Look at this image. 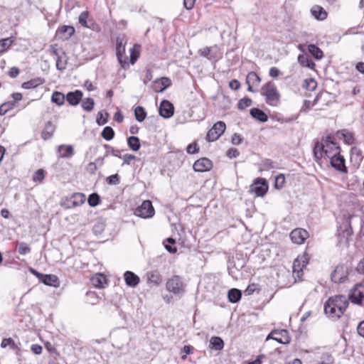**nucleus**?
<instances>
[{
	"instance_id": "393cba45",
	"label": "nucleus",
	"mask_w": 364,
	"mask_h": 364,
	"mask_svg": "<svg viewBox=\"0 0 364 364\" xmlns=\"http://www.w3.org/2000/svg\"><path fill=\"white\" fill-rule=\"evenodd\" d=\"M82 97V92L77 90L74 92H69L65 96L66 100L72 106L78 105Z\"/></svg>"
},
{
	"instance_id": "423d86ee",
	"label": "nucleus",
	"mask_w": 364,
	"mask_h": 364,
	"mask_svg": "<svg viewBox=\"0 0 364 364\" xmlns=\"http://www.w3.org/2000/svg\"><path fill=\"white\" fill-rule=\"evenodd\" d=\"M127 43V39L124 35L119 36L116 40V54L119 63L122 67L124 68L126 65H128L125 58V45Z\"/></svg>"
},
{
	"instance_id": "de8ad7c7",
	"label": "nucleus",
	"mask_w": 364,
	"mask_h": 364,
	"mask_svg": "<svg viewBox=\"0 0 364 364\" xmlns=\"http://www.w3.org/2000/svg\"><path fill=\"white\" fill-rule=\"evenodd\" d=\"M14 107V102H7L5 103H3L0 106V115H4L6 114L9 110L13 109Z\"/></svg>"
},
{
	"instance_id": "338daca9",
	"label": "nucleus",
	"mask_w": 364,
	"mask_h": 364,
	"mask_svg": "<svg viewBox=\"0 0 364 364\" xmlns=\"http://www.w3.org/2000/svg\"><path fill=\"white\" fill-rule=\"evenodd\" d=\"M229 87L233 90H237L240 87V83L237 80H232L229 83Z\"/></svg>"
},
{
	"instance_id": "f257e3e1",
	"label": "nucleus",
	"mask_w": 364,
	"mask_h": 364,
	"mask_svg": "<svg viewBox=\"0 0 364 364\" xmlns=\"http://www.w3.org/2000/svg\"><path fill=\"white\" fill-rule=\"evenodd\" d=\"M313 152L316 160L318 161L323 157L330 158L338 155L340 152V146L335 141L334 136L329 135L315 144Z\"/></svg>"
},
{
	"instance_id": "412c9836",
	"label": "nucleus",
	"mask_w": 364,
	"mask_h": 364,
	"mask_svg": "<svg viewBox=\"0 0 364 364\" xmlns=\"http://www.w3.org/2000/svg\"><path fill=\"white\" fill-rule=\"evenodd\" d=\"M75 33V28L70 26H63L56 32L58 38L65 41L69 39Z\"/></svg>"
},
{
	"instance_id": "052dcab7",
	"label": "nucleus",
	"mask_w": 364,
	"mask_h": 364,
	"mask_svg": "<svg viewBox=\"0 0 364 364\" xmlns=\"http://www.w3.org/2000/svg\"><path fill=\"white\" fill-rule=\"evenodd\" d=\"M107 182L109 184L117 185L119 183V178L117 174L112 175L107 178Z\"/></svg>"
},
{
	"instance_id": "a19ab883",
	"label": "nucleus",
	"mask_w": 364,
	"mask_h": 364,
	"mask_svg": "<svg viewBox=\"0 0 364 364\" xmlns=\"http://www.w3.org/2000/svg\"><path fill=\"white\" fill-rule=\"evenodd\" d=\"M101 136L106 141H110L114 136V132L111 127H105L101 133Z\"/></svg>"
},
{
	"instance_id": "bb28decb",
	"label": "nucleus",
	"mask_w": 364,
	"mask_h": 364,
	"mask_svg": "<svg viewBox=\"0 0 364 364\" xmlns=\"http://www.w3.org/2000/svg\"><path fill=\"white\" fill-rule=\"evenodd\" d=\"M91 282L95 287L103 288L107 282V279L102 274H96L92 277Z\"/></svg>"
},
{
	"instance_id": "bf43d9fd",
	"label": "nucleus",
	"mask_w": 364,
	"mask_h": 364,
	"mask_svg": "<svg viewBox=\"0 0 364 364\" xmlns=\"http://www.w3.org/2000/svg\"><path fill=\"white\" fill-rule=\"evenodd\" d=\"M257 289V284H250L247 286L246 289L245 290V295H251Z\"/></svg>"
},
{
	"instance_id": "8fccbe9b",
	"label": "nucleus",
	"mask_w": 364,
	"mask_h": 364,
	"mask_svg": "<svg viewBox=\"0 0 364 364\" xmlns=\"http://www.w3.org/2000/svg\"><path fill=\"white\" fill-rule=\"evenodd\" d=\"M252 105V100L248 97H244L239 100L237 107L239 109H244Z\"/></svg>"
},
{
	"instance_id": "c03bdc74",
	"label": "nucleus",
	"mask_w": 364,
	"mask_h": 364,
	"mask_svg": "<svg viewBox=\"0 0 364 364\" xmlns=\"http://www.w3.org/2000/svg\"><path fill=\"white\" fill-rule=\"evenodd\" d=\"M304 87L308 90L313 91L316 88L317 82L313 78L306 79L304 82Z\"/></svg>"
},
{
	"instance_id": "774afa93",
	"label": "nucleus",
	"mask_w": 364,
	"mask_h": 364,
	"mask_svg": "<svg viewBox=\"0 0 364 364\" xmlns=\"http://www.w3.org/2000/svg\"><path fill=\"white\" fill-rule=\"evenodd\" d=\"M357 331L360 336L364 338V320L359 323Z\"/></svg>"
},
{
	"instance_id": "0eeeda50",
	"label": "nucleus",
	"mask_w": 364,
	"mask_h": 364,
	"mask_svg": "<svg viewBox=\"0 0 364 364\" xmlns=\"http://www.w3.org/2000/svg\"><path fill=\"white\" fill-rule=\"evenodd\" d=\"M155 213L154 208L150 200H144L134 210V215L142 218H150Z\"/></svg>"
},
{
	"instance_id": "79ce46f5",
	"label": "nucleus",
	"mask_w": 364,
	"mask_h": 364,
	"mask_svg": "<svg viewBox=\"0 0 364 364\" xmlns=\"http://www.w3.org/2000/svg\"><path fill=\"white\" fill-rule=\"evenodd\" d=\"M94 105H95V102H94L93 99H92L90 97H87L82 100V107L84 110H85L87 112H90L93 109Z\"/></svg>"
},
{
	"instance_id": "603ef678",
	"label": "nucleus",
	"mask_w": 364,
	"mask_h": 364,
	"mask_svg": "<svg viewBox=\"0 0 364 364\" xmlns=\"http://www.w3.org/2000/svg\"><path fill=\"white\" fill-rule=\"evenodd\" d=\"M18 252L20 255H25L31 252V248L25 242H21L18 246Z\"/></svg>"
},
{
	"instance_id": "1a4fd4ad",
	"label": "nucleus",
	"mask_w": 364,
	"mask_h": 364,
	"mask_svg": "<svg viewBox=\"0 0 364 364\" xmlns=\"http://www.w3.org/2000/svg\"><path fill=\"white\" fill-rule=\"evenodd\" d=\"M268 184L264 178H258L250 187V192L255 193L257 197H263L268 191Z\"/></svg>"
},
{
	"instance_id": "e433bc0d",
	"label": "nucleus",
	"mask_w": 364,
	"mask_h": 364,
	"mask_svg": "<svg viewBox=\"0 0 364 364\" xmlns=\"http://www.w3.org/2000/svg\"><path fill=\"white\" fill-rule=\"evenodd\" d=\"M65 96L60 92L55 91L53 93L51 101L56 105L61 106L64 104Z\"/></svg>"
},
{
	"instance_id": "58836bf2",
	"label": "nucleus",
	"mask_w": 364,
	"mask_h": 364,
	"mask_svg": "<svg viewBox=\"0 0 364 364\" xmlns=\"http://www.w3.org/2000/svg\"><path fill=\"white\" fill-rule=\"evenodd\" d=\"M277 168V165L271 159H264L262 161L260 165V171H267L270 169H274Z\"/></svg>"
},
{
	"instance_id": "473e14b6",
	"label": "nucleus",
	"mask_w": 364,
	"mask_h": 364,
	"mask_svg": "<svg viewBox=\"0 0 364 364\" xmlns=\"http://www.w3.org/2000/svg\"><path fill=\"white\" fill-rule=\"evenodd\" d=\"M242 296V292L240 290L232 288L228 291V300L231 303L238 302Z\"/></svg>"
},
{
	"instance_id": "a211bd4d",
	"label": "nucleus",
	"mask_w": 364,
	"mask_h": 364,
	"mask_svg": "<svg viewBox=\"0 0 364 364\" xmlns=\"http://www.w3.org/2000/svg\"><path fill=\"white\" fill-rule=\"evenodd\" d=\"M269 338L274 339L279 343H288L289 342L288 332L284 329L272 331L267 338V339Z\"/></svg>"
},
{
	"instance_id": "20e7f679",
	"label": "nucleus",
	"mask_w": 364,
	"mask_h": 364,
	"mask_svg": "<svg viewBox=\"0 0 364 364\" xmlns=\"http://www.w3.org/2000/svg\"><path fill=\"white\" fill-rule=\"evenodd\" d=\"M166 288L175 295L182 296L185 293L186 285L181 277L176 275L167 280Z\"/></svg>"
},
{
	"instance_id": "5fc2aeb1",
	"label": "nucleus",
	"mask_w": 364,
	"mask_h": 364,
	"mask_svg": "<svg viewBox=\"0 0 364 364\" xmlns=\"http://www.w3.org/2000/svg\"><path fill=\"white\" fill-rule=\"evenodd\" d=\"M12 43V40L10 38L0 40V53L4 52Z\"/></svg>"
},
{
	"instance_id": "49530a36",
	"label": "nucleus",
	"mask_w": 364,
	"mask_h": 364,
	"mask_svg": "<svg viewBox=\"0 0 364 364\" xmlns=\"http://www.w3.org/2000/svg\"><path fill=\"white\" fill-rule=\"evenodd\" d=\"M45 178V172L42 168L38 169L33 175V181L34 182L41 183Z\"/></svg>"
},
{
	"instance_id": "6e6d98bb",
	"label": "nucleus",
	"mask_w": 364,
	"mask_h": 364,
	"mask_svg": "<svg viewBox=\"0 0 364 364\" xmlns=\"http://www.w3.org/2000/svg\"><path fill=\"white\" fill-rule=\"evenodd\" d=\"M9 346L11 347V348L14 349L16 348V344H15L14 341L11 338H4L1 341V347L2 348H5Z\"/></svg>"
},
{
	"instance_id": "39448f33",
	"label": "nucleus",
	"mask_w": 364,
	"mask_h": 364,
	"mask_svg": "<svg viewBox=\"0 0 364 364\" xmlns=\"http://www.w3.org/2000/svg\"><path fill=\"white\" fill-rule=\"evenodd\" d=\"M348 299L353 304L364 306V284H355L350 290Z\"/></svg>"
},
{
	"instance_id": "0e129e2a",
	"label": "nucleus",
	"mask_w": 364,
	"mask_h": 364,
	"mask_svg": "<svg viewBox=\"0 0 364 364\" xmlns=\"http://www.w3.org/2000/svg\"><path fill=\"white\" fill-rule=\"evenodd\" d=\"M269 75L272 77H277L280 75V70L276 67H272L269 69Z\"/></svg>"
},
{
	"instance_id": "4be33fe9",
	"label": "nucleus",
	"mask_w": 364,
	"mask_h": 364,
	"mask_svg": "<svg viewBox=\"0 0 364 364\" xmlns=\"http://www.w3.org/2000/svg\"><path fill=\"white\" fill-rule=\"evenodd\" d=\"M124 279L126 284L131 287H136L140 282V278L131 271H127L124 272Z\"/></svg>"
},
{
	"instance_id": "2eb2a0df",
	"label": "nucleus",
	"mask_w": 364,
	"mask_h": 364,
	"mask_svg": "<svg viewBox=\"0 0 364 364\" xmlns=\"http://www.w3.org/2000/svg\"><path fill=\"white\" fill-rule=\"evenodd\" d=\"M213 167L212 161L208 158H201L197 160L193 164V169L196 172H205L210 171Z\"/></svg>"
},
{
	"instance_id": "cd10ccee",
	"label": "nucleus",
	"mask_w": 364,
	"mask_h": 364,
	"mask_svg": "<svg viewBox=\"0 0 364 364\" xmlns=\"http://www.w3.org/2000/svg\"><path fill=\"white\" fill-rule=\"evenodd\" d=\"M85 200V195L81 193H74L70 200V207H77L82 205Z\"/></svg>"
},
{
	"instance_id": "a878e982",
	"label": "nucleus",
	"mask_w": 364,
	"mask_h": 364,
	"mask_svg": "<svg viewBox=\"0 0 364 364\" xmlns=\"http://www.w3.org/2000/svg\"><path fill=\"white\" fill-rule=\"evenodd\" d=\"M58 153L61 158H70L74 154V149L71 145L62 144L58 146Z\"/></svg>"
},
{
	"instance_id": "6e6552de",
	"label": "nucleus",
	"mask_w": 364,
	"mask_h": 364,
	"mask_svg": "<svg viewBox=\"0 0 364 364\" xmlns=\"http://www.w3.org/2000/svg\"><path fill=\"white\" fill-rule=\"evenodd\" d=\"M309 263V256L304 253L296 258L293 263V274L299 279H301L303 275V269Z\"/></svg>"
},
{
	"instance_id": "7c9ffc66",
	"label": "nucleus",
	"mask_w": 364,
	"mask_h": 364,
	"mask_svg": "<svg viewBox=\"0 0 364 364\" xmlns=\"http://www.w3.org/2000/svg\"><path fill=\"white\" fill-rule=\"evenodd\" d=\"M55 132V126L51 122H48L46 124L45 128L42 132L41 136L44 140L49 139L52 137Z\"/></svg>"
},
{
	"instance_id": "aec40b11",
	"label": "nucleus",
	"mask_w": 364,
	"mask_h": 364,
	"mask_svg": "<svg viewBox=\"0 0 364 364\" xmlns=\"http://www.w3.org/2000/svg\"><path fill=\"white\" fill-rule=\"evenodd\" d=\"M329 159H331V164L334 168L343 173L347 171L345 165V159L343 156L340 154V153L338 154V155L330 157Z\"/></svg>"
},
{
	"instance_id": "f03ea898",
	"label": "nucleus",
	"mask_w": 364,
	"mask_h": 364,
	"mask_svg": "<svg viewBox=\"0 0 364 364\" xmlns=\"http://www.w3.org/2000/svg\"><path fill=\"white\" fill-rule=\"evenodd\" d=\"M348 305L347 298L343 295H336L330 297L324 304L326 315L332 318L338 319L344 313Z\"/></svg>"
},
{
	"instance_id": "f704fd0d",
	"label": "nucleus",
	"mask_w": 364,
	"mask_h": 364,
	"mask_svg": "<svg viewBox=\"0 0 364 364\" xmlns=\"http://www.w3.org/2000/svg\"><path fill=\"white\" fill-rule=\"evenodd\" d=\"M224 347V342L220 337L214 336L210 338V348L216 350H220Z\"/></svg>"
},
{
	"instance_id": "3c124183",
	"label": "nucleus",
	"mask_w": 364,
	"mask_h": 364,
	"mask_svg": "<svg viewBox=\"0 0 364 364\" xmlns=\"http://www.w3.org/2000/svg\"><path fill=\"white\" fill-rule=\"evenodd\" d=\"M105 230V223L103 222H97L96 223L92 228V231L95 235H99L102 233Z\"/></svg>"
},
{
	"instance_id": "dca6fc26",
	"label": "nucleus",
	"mask_w": 364,
	"mask_h": 364,
	"mask_svg": "<svg viewBox=\"0 0 364 364\" xmlns=\"http://www.w3.org/2000/svg\"><path fill=\"white\" fill-rule=\"evenodd\" d=\"M171 85V81L168 77L156 79L151 85V88L156 92H162Z\"/></svg>"
},
{
	"instance_id": "7ed1b4c3",
	"label": "nucleus",
	"mask_w": 364,
	"mask_h": 364,
	"mask_svg": "<svg viewBox=\"0 0 364 364\" xmlns=\"http://www.w3.org/2000/svg\"><path fill=\"white\" fill-rule=\"evenodd\" d=\"M261 93L265 97L266 102L276 107L279 105L280 100V93L277 86L272 82L264 84L261 88Z\"/></svg>"
},
{
	"instance_id": "9b49d317",
	"label": "nucleus",
	"mask_w": 364,
	"mask_h": 364,
	"mask_svg": "<svg viewBox=\"0 0 364 364\" xmlns=\"http://www.w3.org/2000/svg\"><path fill=\"white\" fill-rule=\"evenodd\" d=\"M348 267L344 264H338L331 273V277L334 283H343L348 279Z\"/></svg>"
},
{
	"instance_id": "9d476101",
	"label": "nucleus",
	"mask_w": 364,
	"mask_h": 364,
	"mask_svg": "<svg viewBox=\"0 0 364 364\" xmlns=\"http://www.w3.org/2000/svg\"><path fill=\"white\" fill-rule=\"evenodd\" d=\"M226 125L225 122L219 121L214 124L213 127L208 132L206 139L208 141L217 140L225 131Z\"/></svg>"
},
{
	"instance_id": "4c0bfd02",
	"label": "nucleus",
	"mask_w": 364,
	"mask_h": 364,
	"mask_svg": "<svg viewBox=\"0 0 364 364\" xmlns=\"http://www.w3.org/2000/svg\"><path fill=\"white\" fill-rule=\"evenodd\" d=\"M308 50L316 59L320 60L323 58V51L314 44L308 46Z\"/></svg>"
},
{
	"instance_id": "c9c22d12",
	"label": "nucleus",
	"mask_w": 364,
	"mask_h": 364,
	"mask_svg": "<svg viewBox=\"0 0 364 364\" xmlns=\"http://www.w3.org/2000/svg\"><path fill=\"white\" fill-rule=\"evenodd\" d=\"M127 144L129 147L134 151H137L141 147L140 141L137 136H129L127 139Z\"/></svg>"
},
{
	"instance_id": "864d4df0",
	"label": "nucleus",
	"mask_w": 364,
	"mask_h": 364,
	"mask_svg": "<svg viewBox=\"0 0 364 364\" xmlns=\"http://www.w3.org/2000/svg\"><path fill=\"white\" fill-rule=\"evenodd\" d=\"M284 183H285V177H284V174L280 173L276 176L275 184H274L276 188H277V189L282 188L284 186Z\"/></svg>"
},
{
	"instance_id": "ddd939ff",
	"label": "nucleus",
	"mask_w": 364,
	"mask_h": 364,
	"mask_svg": "<svg viewBox=\"0 0 364 364\" xmlns=\"http://www.w3.org/2000/svg\"><path fill=\"white\" fill-rule=\"evenodd\" d=\"M291 241L297 245H301L309 237V232L303 228H296L290 233Z\"/></svg>"
},
{
	"instance_id": "a18cd8bd",
	"label": "nucleus",
	"mask_w": 364,
	"mask_h": 364,
	"mask_svg": "<svg viewBox=\"0 0 364 364\" xmlns=\"http://www.w3.org/2000/svg\"><path fill=\"white\" fill-rule=\"evenodd\" d=\"M87 202L89 205L92 207L97 206L100 202V198L97 193H92L89 196Z\"/></svg>"
},
{
	"instance_id": "2f4dec72",
	"label": "nucleus",
	"mask_w": 364,
	"mask_h": 364,
	"mask_svg": "<svg viewBox=\"0 0 364 364\" xmlns=\"http://www.w3.org/2000/svg\"><path fill=\"white\" fill-rule=\"evenodd\" d=\"M44 83V80L41 77H36L22 84L23 89H33Z\"/></svg>"
},
{
	"instance_id": "4468645a",
	"label": "nucleus",
	"mask_w": 364,
	"mask_h": 364,
	"mask_svg": "<svg viewBox=\"0 0 364 364\" xmlns=\"http://www.w3.org/2000/svg\"><path fill=\"white\" fill-rule=\"evenodd\" d=\"M200 55L207 58L210 60L217 61L222 56L217 46L206 47L199 50Z\"/></svg>"
},
{
	"instance_id": "ea45409f",
	"label": "nucleus",
	"mask_w": 364,
	"mask_h": 364,
	"mask_svg": "<svg viewBox=\"0 0 364 364\" xmlns=\"http://www.w3.org/2000/svg\"><path fill=\"white\" fill-rule=\"evenodd\" d=\"M134 116L138 122H141L145 119L146 117V112H145L144 107L138 106L134 109Z\"/></svg>"
},
{
	"instance_id": "37998d69",
	"label": "nucleus",
	"mask_w": 364,
	"mask_h": 364,
	"mask_svg": "<svg viewBox=\"0 0 364 364\" xmlns=\"http://www.w3.org/2000/svg\"><path fill=\"white\" fill-rule=\"evenodd\" d=\"M139 56V46L135 45L130 49V63L133 65Z\"/></svg>"
},
{
	"instance_id": "f8f14e48",
	"label": "nucleus",
	"mask_w": 364,
	"mask_h": 364,
	"mask_svg": "<svg viewBox=\"0 0 364 364\" xmlns=\"http://www.w3.org/2000/svg\"><path fill=\"white\" fill-rule=\"evenodd\" d=\"M346 225L348 229H346L347 235H350L353 233V228H361L363 224L362 217L360 215L353 214L348 215L346 218Z\"/></svg>"
},
{
	"instance_id": "b1692460",
	"label": "nucleus",
	"mask_w": 364,
	"mask_h": 364,
	"mask_svg": "<svg viewBox=\"0 0 364 364\" xmlns=\"http://www.w3.org/2000/svg\"><path fill=\"white\" fill-rule=\"evenodd\" d=\"M40 281L47 286L53 287H58L60 286L58 277L54 274H43Z\"/></svg>"
},
{
	"instance_id": "13d9d810",
	"label": "nucleus",
	"mask_w": 364,
	"mask_h": 364,
	"mask_svg": "<svg viewBox=\"0 0 364 364\" xmlns=\"http://www.w3.org/2000/svg\"><path fill=\"white\" fill-rule=\"evenodd\" d=\"M187 153L190 154H196L198 151V147L197 143L194 142L188 145L186 148Z\"/></svg>"
},
{
	"instance_id": "e2e57ef3",
	"label": "nucleus",
	"mask_w": 364,
	"mask_h": 364,
	"mask_svg": "<svg viewBox=\"0 0 364 364\" xmlns=\"http://www.w3.org/2000/svg\"><path fill=\"white\" fill-rule=\"evenodd\" d=\"M242 141V138L240 134L235 133L232 135L231 141L234 145H239Z\"/></svg>"
},
{
	"instance_id": "f3484780",
	"label": "nucleus",
	"mask_w": 364,
	"mask_h": 364,
	"mask_svg": "<svg viewBox=\"0 0 364 364\" xmlns=\"http://www.w3.org/2000/svg\"><path fill=\"white\" fill-rule=\"evenodd\" d=\"M159 114L164 118H170L174 112V107L172 103L168 100H163L159 107Z\"/></svg>"
},
{
	"instance_id": "6ab92c4d",
	"label": "nucleus",
	"mask_w": 364,
	"mask_h": 364,
	"mask_svg": "<svg viewBox=\"0 0 364 364\" xmlns=\"http://www.w3.org/2000/svg\"><path fill=\"white\" fill-rule=\"evenodd\" d=\"M147 284L150 287L159 286L163 281L162 276L157 270H152L146 273Z\"/></svg>"
},
{
	"instance_id": "c756f323",
	"label": "nucleus",
	"mask_w": 364,
	"mask_h": 364,
	"mask_svg": "<svg viewBox=\"0 0 364 364\" xmlns=\"http://www.w3.org/2000/svg\"><path fill=\"white\" fill-rule=\"evenodd\" d=\"M336 136L340 139H343L344 141L347 144L350 145L353 143L354 137L353 134L346 129L338 131L336 132Z\"/></svg>"
},
{
	"instance_id": "5701e85b",
	"label": "nucleus",
	"mask_w": 364,
	"mask_h": 364,
	"mask_svg": "<svg viewBox=\"0 0 364 364\" xmlns=\"http://www.w3.org/2000/svg\"><path fill=\"white\" fill-rule=\"evenodd\" d=\"M310 12L311 15L318 21H323L327 18L328 14L325 9L319 6L314 5L311 7Z\"/></svg>"
},
{
	"instance_id": "72a5a7b5",
	"label": "nucleus",
	"mask_w": 364,
	"mask_h": 364,
	"mask_svg": "<svg viewBox=\"0 0 364 364\" xmlns=\"http://www.w3.org/2000/svg\"><path fill=\"white\" fill-rule=\"evenodd\" d=\"M67 62L68 58L65 53H61V54L56 58V68L60 71L64 70L66 68Z\"/></svg>"
},
{
	"instance_id": "09e8293b",
	"label": "nucleus",
	"mask_w": 364,
	"mask_h": 364,
	"mask_svg": "<svg viewBox=\"0 0 364 364\" xmlns=\"http://www.w3.org/2000/svg\"><path fill=\"white\" fill-rule=\"evenodd\" d=\"M105 117L104 116L103 111H100L97 113L96 122L97 124L100 126H102L107 122L108 114L107 112H105Z\"/></svg>"
},
{
	"instance_id": "4d7b16f0",
	"label": "nucleus",
	"mask_w": 364,
	"mask_h": 364,
	"mask_svg": "<svg viewBox=\"0 0 364 364\" xmlns=\"http://www.w3.org/2000/svg\"><path fill=\"white\" fill-rule=\"evenodd\" d=\"M88 17V12L83 11L79 16V23L85 27H89L87 23V18Z\"/></svg>"
},
{
	"instance_id": "69168bd1",
	"label": "nucleus",
	"mask_w": 364,
	"mask_h": 364,
	"mask_svg": "<svg viewBox=\"0 0 364 364\" xmlns=\"http://www.w3.org/2000/svg\"><path fill=\"white\" fill-rule=\"evenodd\" d=\"M196 3V0H183V6L187 10H191Z\"/></svg>"
},
{
	"instance_id": "680f3d73",
	"label": "nucleus",
	"mask_w": 364,
	"mask_h": 364,
	"mask_svg": "<svg viewBox=\"0 0 364 364\" xmlns=\"http://www.w3.org/2000/svg\"><path fill=\"white\" fill-rule=\"evenodd\" d=\"M192 347L190 346H185L182 350L181 352L183 353V355H181L182 360H186L187 358V355L191 353Z\"/></svg>"
},
{
	"instance_id": "c85d7f7f",
	"label": "nucleus",
	"mask_w": 364,
	"mask_h": 364,
	"mask_svg": "<svg viewBox=\"0 0 364 364\" xmlns=\"http://www.w3.org/2000/svg\"><path fill=\"white\" fill-rule=\"evenodd\" d=\"M251 116L261 122H265L268 120L267 115L258 108H252L250 109Z\"/></svg>"
}]
</instances>
